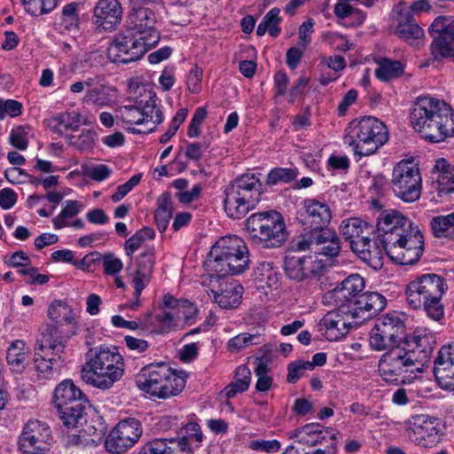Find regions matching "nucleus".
<instances>
[{
    "label": "nucleus",
    "mask_w": 454,
    "mask_h": 454,
    "mask_svg": "<svg viewBox=\"0 0 454 454\" xmlns=\"http://www.w3.org/2000/svg\"><path fill=\"white\" fill-rule=\"evenodd\" d=\"M383 231L381 244L386 254L401 265H412L424 251V237L418 225L395 209H387L377 219Z\"/></svg>",
    "instance_id": "f257e3e1"
},
{
    "label": "nucleus",
    "mask_w": 454,
    "mask_h": 454,
    "mask_svg": "<svg viewBox=\"0 0 454 454\" xmlns=\"http://www.w3.org/2000/svg\"><path fill=\"white\" fill-rule=\"evenodd\" d=\"M249 264L248 249L238 236L223 237L211 247L205 262L210 284L244 273Z\"/></svg>",
    "instance_id": "f03ea898"
},
{
    "label": "nucleus",
    "mask_w": 454,
    "mask_h": 454,
    "mask_svg": "<svg viewBox=\"0 0 454 454\" xmlns=\"http://www.w3.org/2000/svg\"><path fill=\"white\" fill-rule=\"evenodd\" d=\"M124 361L116 349L109 348H90L81 369V379L86 384L106 390L123 376Z\"/></svg>",
    "instance_id": "7ed1b4c3"
},
{
    "label": "nucleus",
    "mask_w": 454,
    "mask_h": 454,
    "mask_svg": "<svg viewBox=\"0 0 454 454\" xmlns=\"http://www.w3.org/2000/svg\"><path fill=\"white\" fill-rule=\"evenodd\" d=\"M447 290L448 284L443 277L424 274L406 286V301L412 309H423L428 317L440 321L444 316L442 298Z\"/></svg>",
    "instance_id": "20e7f679"
},
{
    "label": "nucleus",
    "mask_w": 454,
    "mask_h": 454,
    "mask_svg": "<svg viewBox=\"0 0 454 454\" xmlns=\"http://www.w3.org/2000/svg\"><path fill=\"white\" fill-rule=\"evenodd\" d=\"M344 143L355 154L369 156L375 153L388 140L387 126L373 116L354 119L345 129Z\"/></svg>",
    "instance_id": "39448f33"
},
{
    "label": "nucleus",
    "mask_w": 454,
    "mask_h": 454,
    "mask_svg": "<svg viewBox=\"0 0 454 454\" xmlns=\"http://www.w3.org/2000/svg\"><path fill=\"white\" fill-rule=\"evenodd\" d=\"M187 374L176 372L164 363L143 367L136 377L139 389L151 395L166 399L180 394L185 387Z\"/></svg>",
    "instance_id": "423d86ee"
},
{
    "label": "nucleus",
    "mask_w": 454,
    "mask_h": 454,
    "mask_svg": "<svg viewBox=\"0 0 454 454\" xmlns=\"http://www.w3.org/2000/svg\"><path fill=\"white\" fill-rule=\"evenodd\" d=\"M262 184L254 175H242L225 190L224 209L232 219L243 218L260 200Z\"/></svg>",
    "instance_id": "0eeeda50"
},
{
    "label": "nucleus",
    "mask_w": 454,
    "mask_h": 454,
    "mask_svg": "<svg viewBox=\"0 0 454 454\" xmlns=\"http://www.w3.org/2000/svg\"><path fill=\"white\" fill-rule=\"evenodd\" d=\"M246 229L251 239L265 248L281 247L288 235L282 215L275 210L251 215L246 221Z\"/></svg>",
    "instance_id": "6e6552de"
},
{
    "label": "nucleus",
    "mask_w": 454,
    "mask_h": 454,
    "mask_svg": "<svg viewBox=\"0 0 454 454\" xmlns=\"http://www.w3.org/2000/svg\"><path fill=\"white\" fill-rule=\"evenodd\" d=\"M53 402L67 427H78L82 424L89 400L72 380H65L57 385Z\"/></svg>",
    "instance_id": "1a4fd4ad"
},
{
    "label": "nucleus",
    "mask_w": 454,
    "mask_h": 454,
    "mask_svg": "<svg viewBox=\"0 0 454 454\" xmlns=\"http://www.w3.org/2000/svg\"><path fill=\"white\" fill-rule=\"evenodd\" d=\"M419 357L413 350H406L405 348H389L379 361L378 371L382 380L395 386L406 384L411 381V375L421 372Z\"/></svg>",
    "instance_id": "9d476101"
},
{
    "label": "nucleus",
    "mask_w": 454,
    "mask_h": 454,
    "mask_svg": "<svg viewBox=\"0 0 454 454\" xmlns=\"http://www.w3.org/2000/svg\"><path fill=\"white\" fill-rule=\"evenodd\" d=\"M344 300L340 301L338 299H328L327 302L333 301L335 309L347 319L361 318L364 321L376 316L387 305L386 298L376 292L364 293L360 296L347 297Z\"/></svg>",
    "instance_id": "9b49d317"
},
{
    "label": "nucleus",
    "mask_w": 454,
    "mask_h": 454,
    "mask_svg": "<svg viewBox=\"0 0 454 454\" xmlns=\"http://www.w3.org/2000/svg\"><path fill=\"white\" fill-rule=\"evenodd\" d=\"M392 189L404 202H414L420 198L422 177L419 168L407 160L398 162L392 171Z\"/></svg>",
    "instance_id": "f8f14e48"
},
{
    "label": "nucleus",
    "mask_w": 454,
    "mask_h": 454,
    "mask_svg": "<svg viewBox=\"0 0 454 454\" xmlns=\"http://www.w3.org/2000/svg\"><path fill=\"white\" fill-rule=\"evenodd\" d=\"M38 351L35 352V366L40 372H48L52 369V364L62 359L61 354L66 348V340L61 332L54 325H47L37 340Z\"/></svg>",
    "instance_id": "ddd939ff"
},
{
    "label": "nucleus",
    "mask_w": 454,
    "mask_h": 454,
    "mask_svg": "<svg viewBox=\"0 0 454 454\" xmlns=\"http://www.w3.org/2000/svg\"><path fill=\"white\" fill-rule=\"evenodd\" d=\"M153 46L128 30L114 35L107 47V59L115 64H129L140 59Z\"/></svg>",
    "instance_id": "4468645a"
},
{
    "label": "nucleus",
    "mask_w": 454,
    "mask_h": 454,
    "mask_svg": "<svg viewBox=\"0 0 454 454\" xmlns=\"http://www.w3.org/2000/svg\"><path fill=\"white\" fill-rule=\"evenodd\" d=\"M157 19L153 9L142 1L134 2L127 18V27L131 33L140 36L149 45H155L160 39L156 27Z\"/></svg>",
    "instance_id": "2eb2a0df"
},
{
    "label": "nucleus",
    "mask_w": 454,
    "mask_h": 454,
    "mask_svg": "<svg viewBox=\"0 0 454 454\" xmlns=\"http://www.w3.org/2000/svg\"><path fill=\"white\" fill-rule=\"evenodd\" d=\"M294 246L299 251L309 250L327 258L338 256L341 249L340 239L337 232L331 228L301 233Z\"/></svg>",
    "instance_id": "dca6fc26"
},
{
    "label": "nucleus",
    "mask_w": 454,
    "mask_h": 454,
    "mask_svg": "<svg viewBox=\"0 0 454 454\" xmlns=\"http://www.w3.org/2000/svg\"><path fill=\"white\" fill-rule=\"evenodd\" d=\"M51 442V432L45 423L29 420L23 427L19 446L23 454H45Z\"/></svg>",
    "instance_id": "f3484780"
},
{
    "label": "nucleus",
    "mask_w": 454,
    "mask_h": 454,
    "mask_svg": "<svg viewBox=\"0 0 454 454\" xmlns=\"http://www.w3.org/2000/svg\"><path fill=\"white\" fill-rule=\"evenodd\" d=\"M303 212L300 213L299 222L302 226L301 233H311L329 228L332 211L328 204L314 199L305 200Z\"/></svg>",
    "instance_id": "a211bd4d"
},
{
    "label": "nucleus",
    "mask_w": 454,
    "mask_h": 454,
    "mask_svg": "<svg viewBox=\"0 0 454 454\" xmlns=\"http://www.w3.org/2000/svg\"><path fill=\"white\" fill-rule=\"evenodd\" d=\"M440 106L432 118L430 126L427 129L424 139L432 143L444 141L449 137L454 136V111L451 106L442 101Z\"/></svg>",
    "instance_id": "6ab92c4d"
},
{
    "label": "nucleus",
    "mask_w": 454,
    "mask_h": 454,
    "mask_svg": "<svg viewBox=\"0 0 454 454\" xmlns=\"http://www.w3.org/2000/svg\"><path fill=\"white\" fill-rule=\"evenodd\" d=\"M434 364V375L438 386L454 392V343L440 348Z\"/></svg>",
    "instance_id": "aec40b11"
},
{
    "label": "nucleus",
    "mask_w": 454,
    "mask_h": 454,
    "mask_svg": "<svg viewBox=\"0 0 454 454\" xmlns=\"http://www.w3.org/2000/svg\"><path fill=\"white\" fill-rule=\"evenodd\" d=\"M122 7L118 0H98L93 9V23L105 31H112L121 23Z\"/></svg>",
    "instance_id": "412c9836"
},
{
    "label": "nucleus",
    "mask_w": 454,
    "mask_h": 454,
    "mask_svg": "<svg viewBox=\"0 0 454 454\" xmlns=\"http://www.w3.org/2000/svg\"><path fill=\"white\" fill-rule=\"evenodd\" d=\"M316 264L312 256L288 251L284 260V270L288 278L300 282L316 274Z\"/></svg>",
    "instance_id": "4be33fe9"
},
{
    "label": "nucleus",
    "mask_w": 454,
    "mask_h": 454,
    "mask_svg": "<svg viewBox=\"0 0 454 454\" xmlns=\"http://www.w3.org/2000/svg\"><path fill=\"white\" fill-rule=\"evenodd\" d=\"M442 100L431 97H419L415 101L411 112V122L413 129L424 136L428 125L432 121L436 110Z\"/></svg>",
    "instance_id": "5701e85b"
},
{
    "label": "nucleus",
    "mask_w": 454,
    "mask_h": 454,
    "mask_svg": "<svg viewBox=\"0 0 454 454\" xmlns=\"http://www.w3.org/2000/svg\"><path fill=\"white\" fill-rule=\"evenodd\" d=\"M395 35L414 47H420L424 42V30L414 19L410 10H400L397 13Z\"/></svg>",
    "instance_id": "b1692460"
},
{
    "label": "nucleus",
    "mask_w": 454,
    "mask_h": 454,
    "mask_svg": "<svg viewBox=\"0 0 454 454\" xmlns=\"http://www.w3.org/2000/svg\"><path fill=\"white\" fill-rule=\"evenodd\" d=\"M154 263L153 247H147L136 258V269L130 275L133 276L132 283L137 296H140L142 291L149 284Z\"/></svg>",
    "instance_id": "393cba45"
},
{
    "label": "nucleus",
    "mask_w": 454,
    "mask_h": 454,
    "mask_svg": "<svg viewBox=\"0 0 454 454\" xmlns=\"http://www.w3.org/2000/svg\"><path fill=\"white\" fill-rule=\"evenodd\" d=\"M340 233L349 242L351 248L355 242L367 240L374 233V227L359 217H349L342 220Z\"/></svg>",
    "instance_id": "a878e982"
},
{
    "label": "nucleus",
    "mask_w": 454,
    "mask_h": 454,
    "mask_svg": "<svg viewBox=\"0 0 454 454\" xmlns=\"http://www.w3.org/2000/svg\"><path fill=\"white\" fill-rule=\"evenodd\" d=\"M319 330H325V338L329 340H337L348 334L352 322H348V319L339 314L334 309L329 311L325 317L320 319Z\"/></svg>",
    "instance_id": "bb28decb"
},
{
    "label": "nucleus",
    "mask_w": 454,
    "mask_h": 454,
    "mask_svg": "<svg viewBox=\"0 0 454 454\" xmlns=\"http://www.w3.org/2000/svg\"><path fill=\"white\" fill-rule=\"evenodd\" d=\"M210 284L211 293L214 295L215 301L223 309H231L237 308L241 301L243 287L235 283H219L218 289H215V284Z\"/></svg>",
    "instance_id": "cd10ccee"
},
{
    "label": "nucleus",
    "mask_w": 454,
    "mask_h": 454,
    "mask_svg": "<svg viewBox=\"0 0 454 454\" xmlns=\"http://www.w3.org/2000/svg\"><path fill=\"white\" fill-rule=\"evenodd\" d=\"M364 288V280L358 274H351L347 277L340 286H336L333 290L327 292L324 295V301H328V299H338L340 301H345L347 297L360 296V294Z\"/></svg>",
    "instance_id": "c85d7f7f"
},
{
    "label": "nucleus",
    "mask_w": 454,
    "mask_h": 454,
    "mask_svg": "<svg viewBox=\"0 0 454 454\" xmlns=\"http://www.w3.org/2000/svg\"><path fill=\"white\" fill-rule=\"evenodd\" d=\"M376 331H380L385 337H387L394 345L398 347L402 342L405 344V338L409 336L405 333L403 321L394 315H387L380 319L376 324Z\"/></svg>",
    "instance_id": "c756f323"
},
{
    "label": "nucleus",
    "mask_w": 454,
    "mask_h": 454,
    "mask_svg": "<svg viewBox=\"0 0 454 454\" xmlns=\"http://www.w3.org/2000/svg\"><path fill=\"white\" fill-rule=\"evenodd\" d=\"M351 250L371 267L374 269L381 267L384 247H380L375 241H372L371 236L367 238V240L355 242Z\"/></svg>",
    "instance_id": "7c9ffc66"
},
{
    "label": "nucleus",
    "mask_w": 454,
    "mask_h": 454,
    "mask_svg": "<svg viewBox=\"0 0 454 454\" xmlns=\"http://www.w3.org/2000/svg\"><path fill=\"white\" fill-rule=\"evenodd\" d=\"M180 444L170 438H155L145 443L138 454H189Z\"/></svg>",
    "instance_id": "2f4dec72"
},
{
    "label": "nucleus",
    "mask_w": 454,
    "mask_h": 454,
    "mask_svg": "<svg viewBox=\"0 0 454 454\" xmlns=\"http://www.w3.org/2000/svg\"><path fill=\"white\" fill-rule=\"evenodd\" d=\"M432 339L431 335H422L417 332L405 338V346L410 348L409 350H414L415 355L419 357V361H420V364H418L419 367L423 366V360L428 358L433 352L432 343L434 341Z\"/></svg>",
    "instance_id": "473e14b6"
},
{
    "label": "nucleus",
    "mask_w": 454,
    "mask_h": 454,
    "mask_svg": "<svg viewBox=\"0 0 454 454\" xmlns=\"http://www.w3.org/2000/svg\"><path fill=\"white\" fill-rule=\"evenodd\" d=\"M6 360L11 369L21 372L28 362V348L20 340L13 341L7 349Z\"/></svg>",
    "instance_id": "72a5a7b5"
},
{
    "label": "nucleus",
    "mask_w": 454,
    "mask_h": 454,
    "mask_svg": "<svg viewBox=\"0 0 454 454\" xmlns=\"http://www.w3.org/2000/svg\"><path fill=\"white\" fill-rule=\"evenodd\" d=\"M184 434L182 437L170 438L172 441L179 442L181 447H184L189 454H197L199 445L202 442L203 434L198 423L191 422L184 427Z\"/></svg>",
    "instance_id": "f704fd0d"
},
{
    "label": "nucleus",
    "mask_w": 454,
    "mask_h": 454,
    "mask_svg": "<svg viewBox=\"0 0 454 454\" xmlns=\"http://www.w3.org/2000/svg\"><path fill=\"white\" fill-rule=\"evenodd\" d=\"M264 341L263 333L258 329L242 333L229 340L227 348L231 352H239L251 346L262 344Z\"/></svg>",
    "instance_id": "c9c22d12"
},
{
    "label": "nucleus",
    "mask_w": 454,
    "mask_h": 454,
    "mask_svg": "<svg viewBox=\"0 0 454 454\" xmlns=\"http://www.w3.org/2000/svg\"><path fill=\"white\" fill-rule=\"evenodd\" d=\"M434 420L424 414L413 417L411 427L408 428V431L411 430L414 434L419 435L413 441L420 443L422 440H426V436L436 434Z\"/></svg>",
    "instance_id": "e433bc0d"
},
{
    "label": "nucleus",
    "mask_w": 454,
    "mask_h": 454,
    "mask_svg": "<svg viewBox=\"0 0 454 454\" xmlns=\"http://www.w3.org/2000/svg\"><path fill=\"white\" fill-rule=\"evenodd\" d=\"M403 72L404 67L400 61L383 58L378 62L375 75L380 81L388 82L400 77Z\"/></svg>",
    "instance_id": "4c0bfd02"
},
{
    "label": "nucleus",
    "mask_w": 454,
    "mask_h": 454,
    "mask_svg": "<svg viewBox=\"0 0 454 454\" xmlns=\"http://www.w3.org/2000/svg\"><path fill=\"white\" fill-rule=\"evenodd\" d=\"M279 8L275 7L265 14L256 28L257 35L262 36L265 35L267 31L272 37H277L280 34L281 28L279 27V23L281 18L279 17Z\"/></svg>",
    "instance_id": "58836bf2"
},
{
    "label": "nucleus",
    "mask_w": 454,
    "mask_h": 454,
    "mask_svg": "<svg viewBox=\"0 0 454 454\" xmlns=\"http://www.w3.org/2000/svg\"><path fill=\"white\" fill-rule=\"evenodd\" d=\"M82 115L79 113H63L54 116L51 121L55 123L53 130L63 135L65 130H77Z\"/></svg>",
    "instance_id": "ea45409f"
},
{
    "label": "nucleus",
    "mask_w": 454,
    "mask_h": 454,
    "mask_svg": "<svg viewBox=\"0 0 454 454\" xmlns=\"http://www.w3.org/2000/svg\"><path fill=\"white\" fill-rule=\"evenodd\" d=\"M136 103L139 106L138 109L141 114H143L145 123L153 122L154 125H158L162 122V112L156 105L154 97H150L145 103H143V100H136Z\"/></svg>",
    "instance_id": "a19ab883"
},
{
    "label": "nucleus",
    "mask_w": 454,
    "mask_h": 454,
    "mask_svg": "<svg viewBox=\"0 0 454 454\" xmlns=\"http://www.w3.org/2000/svg\"><path fill=\"white\" fill-rule=\"evenodd\" d=\"M430 51L435 60L450 59L454 51V40L450 36H435L431 43Z\"/></svg>",
    "instance_id": "79ce46f5"
},
{
    "label": "nucleus",
    "mask_w": 454,
    "mask_h": 454,
    "mask_svg": "<svg viewBox=\"0 0 454 454\" xmlns=\"http://www.w3.org/2000/svg\"><path fill=\"white\" fill-rule=\"evenodd\" d=\"M133 445L134 444L129 439L121 434V433L115 428L111 431L105 442V446L107 451L114 454L124 453Z\"/></svg>",
    "instance_id": "37998d69"
},
{
    "label": "nucleus",
    "mask_w": 454,
    "mask_h": 454,
    "mask_svg": "<svg viewBox=\"0 0 454 454\" xmlns=\"http://www.w3.org/2000/svg\"><path fill=\"white\" fill-rule=\"evenodd\" d=\"M121 434L129 439L135 444L143 434L140 421L135 418H128L121 420L114 427Z\"/></svg>",
    "instance_id": "c03bdc74"
},
{
    "label": "nucleus",
    "mask_w": 454,
    "mask_h": 454,
    "mask_svg": "<svg viewBox=\"0 0 454 454\" xmlns=\"http://www.w3.org/2000/svg\"><path fill=\"white\" fill-rule=\"evenodd\" d=\"M429 35L435 36H450L454 40V18L452 16L437 17L429 27Z\"/></svg>",
    "instance_id": "a18cd8bd"
},
{
    "label": "nucleus",
    "mask_w": 454,
    "mask_h": 454,
    "mask_svg": "<svg viewBox=\"0 0 454 454\" xmlns=\"http://www.w3.org/2000/svg\"><path fill=\"white\" fill-rule=\"evenodd\" d=\"M66 139L69 145L75 147L79 151H90L97 138V133L93 129H86L79 136L67 135Z\"/></svg>",
    "instance_id": "49530a36"
},
{
    "label": "nucleus",
    "mask_w": 454,
    "mask_h": 454,
    "mask_svg": "<svg viewBox=\"0 0 454 454\" xmlns=\"http://www.w3.org/2000/svg\"><path fill=\"white\" fill-rule=\"evenodd\" d=\"M431 228L436 238L454 239V228L448 215H438L431 220Z\"/></svg>",
    "instance_id": "de8ad7c7"
},
{
    "label": "nucleus",
    "mask_w": 454,
    "mask_h": 454,
    "mask_svg": "<svg viewBox=\"0 0 454 454\" xmlns=\"http://www.w3.org/2000/svg\"><path fill=\"white\" fill-rule=\"evenodd\" d=\"M82 207V204L77 200H67L65 207L52 220L56 229H62L67 225V219L72 218L79 214Z\"/></svg>",
    "instance_id": "09e8293b"
},
{
    "label": "nucleus",
    "mask_w": 454,
    "mask_h": 454,
    "mask_svg": "<svg viewBox=\"0 0 454 454\" xmlns=\"http://www.w3.org/2000/svg\"><path fill=\"white\" fill-rule=\"evenodd\" d=\"M139 106L137 105L122 106L118 108L116 115L122 122L129 125H141L144 124L143 114H141Z\"/></svg>",
    "instance_id": "8fccbe9b"
},
{
    "label": "nucleus",
    "mask_w": 454,
    "mask_h": 454,
    "mask_svg": "<svg viewBox=\"0 0 454 454\" xmlns=\"http://www.w3.org/2000/svg\"><path fill=\"white\" fill-rule=\"evenodd\" d=\"M48 315L52 321L60 322L62 319L68 324L74 320L70 307L64 301H54L49 307Z\"/></svg>",
    "instance_id": "3c124183"
},
{
    "label": "nucleus",
    "mask_w": 454,
    "mask_h": 454,
    "mask_svg": "<svg viewBox=\"0 0 454 454\" xmlns=\"http://www.w3.org/2000/svg\"><path fill=\"white\" fill-rule=\"evenodd\" d=\"M78 6L79 4L73 2L66 4L62 9L61 25L68 31L75 30L79 27Z\"/></svg>",
    "instance_id": "603ef678"
},
{
    "label": "nucleus",
    "mask_w": 454,
    "mask_h": 454,
    "mask_svg": "<svg viewBox=\"0 0 454 454\" xmlns=\"http://www.w3.org/2000/svg\"><path fill=\"white\" fill-rule=\"evenodd\" d=\"M25 10L33 16L51 12L57 5V0H20Z\"/></svg>",
    "instance_id": "864d4df0"
},
{
    "label": "nucleus",
    "mask_w": 454,
    "mask_h": 454,
    "mask_svg": "<svg viewBox=\"0 0 454 454\" xmlns=\"http://www.w3.org/2000/svg\"><path fill=\"white\" fill-rule=\"evenodd\" d=\"M297 173L292 168H276L271 169L267 176V184L275 185L276 184L289 183L295 179Z\"/></svg>",
    "instance_id": "5fc2aeb1"
},
{
    "label": "nucleus",
    "mask_w": 454,
    "mask_h": 454,
    "mask_svg": "<svg viewBox=\"0 0 454 454\" xmlns=\"http://www.w3.org/2000/svg\"><path fill=\"white\" fill-rule=\"evenodd\" d=\"M307 370H313V366L309 361L297 360L290 363L287 367L286 380L293 384L297 382Z\"/></svg>",
    "instance_id": "6e6d98bb"
},
{
    "label": "nucleus",
    "mask_w": 454,
    "mask_h": 454,
    "mask_svg": "<svg viewBox=\"0 0 454 454\" xmlns=\"http://www.w3.org/2000/svg\"><path fill=\"white\" fill-rule=\"evenodd\" d=\"M29 127L19 126L13 129L10 135L11 145L18 150H26L28 145Z\"/></svg>",
    "instance_id": "4d7b16f0"
},
{
    "label": "nucleus",
    "mask_w": 454,
    "mask_h": 454,
    "mask_svg": "<svg viewBox=\"0 0 454 454\" xmlns=\"http://www.w3.org/2000/svg\"><path fill=\"white\" fill-rule=\"evenodd\" d=\"M333 12L340 19H346L352 14H358V24H362L365 20V14L348 4L347 2L340 1L334 5Z\"/></svg>",
    "instance_id": "13d9d810"
},
{
    "label": "nucleus",
    "mask_w": 454,
    "mask_h": 454,
    "mask_svg": "<svg viewBox=\"0 0 454 454\" xmlns=\"http://www.w3.org/2000/svg\"><path fill=\"white\" fill-rule=\"evenodd\" d=\"M370 344L372 348L376 350H383L387 348H399L398 346L394 345L391 340L385 337L380 331H376V325L371 331Z\"/></svg>",
    "instance_id": "bf43d9fd"
},
{
    "label": "nucleus",
    "mask_w": 454,
    "mask_h": 454,
    "mask_svg": "<svg viewBox=\"0 0 454 454\" xmlns=\"http://www.w3.org/2000/svg\"><path fill=\"white\" fill-rule=\"evenodd\" d=\"M301 434L308 435L316 434L317 439L312 442V444L314 445L317 442H319L322 439H325L326 434H329L330 433L327 430H323L319 424H308L294 431L295 436H298V434Z\"/></svg>",
    "instance_id": "052dcab7"
},
{
    "label": "nucleus",
    "mask_w": 454,
    "mask_h": 454,
    "mask_svg": "<svg viewBox=\"0 0 454 454\" xmlns=\"http://www.w3.org/2000/svg\"><path fill=\"white\" fill-rule=\"evenodd\" d=\"M22 105L13 99H0V119H4V114H8L12 117L21 114Z\"/></svg>",
    "instance_id": "680f3d73"
},
{
    "label": "nucleus",
    "mask_w": 454,
    "mask_h": 454,
    "mask_svg": "<svg viewBox=\"0 0 454 454\" xmlns=\"http://www.w3.org/2000/svg\"><path fill=\"white\" fill-rule=\"evenodd\" d=\"M198 309L193 303L183 300L181 301L180 310L177 311V317L183 316L184 322L186 325H192L197 316Z\"/></svg>",
    "instance_id": "e2e57ef3"
},
{
    "label": "nucleus",
    "mask_w": 454,
    "mask_h": 454,
    "mask_svg": "<svg viewBox=\"0 0 454 454\" xmlns=\"http://www.w3.org/2000/svg\"><path fill=\"white\" fill-rule=\"evenodd\" d=\"M442 177H437L438 191L440 193L450 194L454 192V165L450 172H445Z\"/></svg>",
    "instance_id": "0e129e2a"
},
{
    "label": "nucleus",
    "mask_w": 454,
    "mask_h": 454,
    "mask_svg": "<svg viewBox=\"0 0 454 454\" xmlns=\"http://www.w3.org/2000/svg\"><path fill=\"white\" fill-rule=\"evenodd\" d=\"M104 270L108 275L118 273L122 269V262L113 254H105L102 258Z\"/></svg>",
    "instance_id": "69168bd1"
},
{
    "label": "nucleus",
    "mask_w": 454,
    "mask_h": 454,
    "mask_svg": "<svg viewBox=\"0 0 454 454\" xmlns=\"http://www.w3.org/2000/svg\"><path fill=\"white\" fill-rule=\"evenodd\" d=\"M112 174V170L105 164H99L90 168L87 176L97 182H102L108 178Z\"/></svg>",
    "instance_id": "338daca9"
},
{
    "label": "nucleus",
    "mask_w": 454,
    "mask_h": 454,
    "mask_svg": "<svg viewBox=\"0 0 454 454\" xmlns=\"http://www.w3.org/2000/svg\"><path fill=\"white\" fill-rule=\"evenodd\" d=\"M250 448L254 450H262L268 453L276 452L280 449V443L277 440L271 441H252Z\"/></svg>",
    "instance_id": "774afa93"
}]
</instances>
